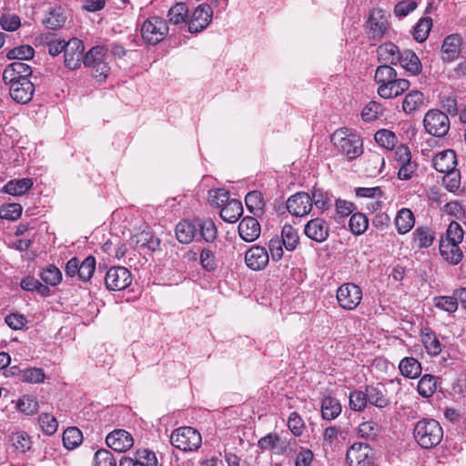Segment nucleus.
I'll return each mask as SVG.
<instances>
[{"label": "nucleus", "mask_w": 466, "mask_h": 466, "mask_svg": "<svg viewBox=\"0 0 466 466\" xmlns=\"http://www.w3.org/2000/svg\"><path fill=\"white\" fill-rule=\"evenodd\" d=\"M334 147L344 155L348 160L356 159L363 153V142L360 137L352 130L339 128L331 135Z\"/></svg>", "instance_id": "1"}, {"label": "nucleus", "mask_w": 466, "mask_h": 466, "mask_svg": "<svg viewBox=\"0 0 466 466\" xmlns=\"http://www.w3.org/2000/svg\"><path fill=\"white\" fill-rule=\"evenodd\" d=\"M415 441L422 449L436 447L443 438V430L434 419H422L416 422L413 429Z\"/></svg>", "instance_id": "2"}, {"label": "nucleus", "mask_w": 466, "mask_h": 466, "mask_svg": "<svg viewBox=\"0 0 466 466\" xmlns=\"http://www.w3.org/2000/svg\"><path fill=\"white\" fill-rule=\"evenodd\" d=\"M108 48L105 46H93L83 59L84 66L91 71L97 81H105L110 73Z\"/></svg>", "instance_id": "3"}, {"label": "nucleus", "mask_w": 466, "mask_h": 466, "mask_svg": "<svg viewBox=\"0 0 466 466\" xmlns=\"http://www.w3.org/2000/svg\"><path fill=\"white\" fill-rule=\"evenodd\" d=\"M169 27L167 22L157 15L147 18L140 29L142 39L148 45L156 46L168 35Z\"/></svg>", "instance_id": "4"}, {"label": "nucleus", "mask_w": 466, "mask_h": 466, "mask_svg": "<svg viewBox=\"0 0 466 466\" xmlns=\"http://www.w3.org/2000/svg\"><path fill=\"white\" fill-rule=\"evenodd\" d=\"M170 442L174 447L183 451H194L201 446L202 438L196 429L186 426L173 431Z\"/></svg>", "instance_id": "5"}, {"label": "nucleus", "mask_w": 466, "mask_h": 466, "mask_svg": "<svg viewBox=\"0 0 466 466\" xmlns=\"http://www.w3.org/2000/svg\"><path fill=\"white\" fill-rule=\"evenodd\" d=\"M423 126L428 134L444 137L451 128V122L448 115L441 110L430 109L424 116Z\"/></svg>", "instance_id": "6"}, {"label": "nucleus", "mask_w": 466, "mask_h": 466, "mask_svg": "<svg viewBox=\"0 0 466 466\" xmlns=\"http://www.w3.org/2000/svg\"><path fill=\"white\" fill-rule=\"evenodd\" d=\"M362 299L361 289L354 283H344L337 289V300L343 309L353 310Z\"/></svg>", "instance_id": "7"}, {"label": "nucleus", "mask_w": 466, "mask_h": 466, "mask_svg": "<svg viewBox=\"0 0 466 466\" xmlns=\"http://www.w3.org/2000/svg\"><path fill=\"white\" fill-rule=\"evenodd\" d=\"M132 283V275L125 267H112L105 277V284L107 289L113 291L123 290Z\"/></svg>", "instance_id": "8"}, {"label": "nucleus", "mask_w": 466, "mask_h": 466, "mask_svg": "<svg viewBox=\"0 0 466 466\" xmlns=\"http://www.w3.org/2000/svg\"><path fill=\"white\" fill-rule=\"evenodd\" d=\"M347 461L350 466H371L374 451L368 444L354 443L347 451Z\"/></svg>", "instance_id": "9"}, {"label": "nucleus", "mask_w": 466, "mask_h": 466, "mask_svg": "<svg viewBox=\"0 0 466 466\" xmlns=\"http://www.w3.org/2000/svg\"><path fill=\"white\" fill-rule=\"evenodd\" d=\"M84 51V43L80 39L71 38L67 41V46L64 52L65 66L70 70L79 68L85 57Z\"/></svg>", "instance_id": "10"}, {"label": "nucleus", "mask_w": 466, "mask_h": 466, "mask_svg": "<svg viewBox=\"0 0 466 466\" xmlns=\"http://www.w3.org/2000/svg\"><path fill=\"white\" fill-rule=\"evenodd\" d=\"M9 86V94L12 99L20 104H26L31 101L35 93V86L29 78L12 83H5Z\"/></svg>", "instance_id": "11"}, {"label": "nucleus", "mask_w": 466, "mask_h": 466, "mask_svg": "<svg viewBox=\"0 0 466 466\" xmlns=\"http://www.w3.org/2000/svg\"><path fill=\"white\" fill-rule=\"evenodd\" d=\"M213 11L210 5H199L188 20V31L196 34L203 31L211 22Z\"/></svg>", "instance_id": "12"}, {"label": "nucleus", "mask_w": 466, "mask_h": 466, "mask_svg": "<svg viewBox=\"0 0 466 466\" xmlns=\"http://www.w3.org/2000/svg\"><path fill=\"white\" fill-rule=\"evenodd\" d=\"M389 27L387 15L381 9L371 11L367 22L368 34L373 39H380L385 35Z\"/></svg>", "instance_id": "13"}, {"label": "nucleus", "mask_w": 466, "mask_h": 466, "mask_svg": "<svg viewBox=\"0 0 466 466\" xmlns=\"http://www.w3.org/2000/svg\"><path fill=\"white\" fill-rule=\"evenodd\" d=\"M311 208L312 199L306 192H299L287 200V209L295 217H304L310 212Z\"/></svg>", "instance_id": "14"}, {"label": "nucleus", "mask_w": 466, "mask_h": 466, "mask_svg": "<svg viewBox=\"0 0 466 466\" xmlns=\"http://www.w3.org/2000/svg\"><path fill=\"white\" fill-rule=\"evenodd\" d=\"M269 261V255L266 248L254 245L245 254V263L252 270L264 269Z\"/></svg>", "instance_id": "15"}, {"label": "nucleus", "mask_w": 466, "mask_h": 466, "mask_svg": "<svg viewBox=\"0 0 466 466\" xmlns=\"http://www.w3.org/2000/svg\"><path fill=\"white\" fill-rule=\"evenodd\" d=\"M106 442L109 448L119 453L126 452L134 445L133 436L125 430H115L110 432Z\"/></svg>", "instance_id": "16"}, {"label": "nucleus", "mask_w": 466, "mask_h": 466, "mask_svg": "<svg viewBox=\"0 0 466 466\" xmlns=\"http://www.w3.org/2000/svg\"><path fill=\"white\" fill-rule=\"evenodd\" d=\"M304 232L309 238L322 243L329 236V228L324 219L316 218L305 225Z\"/></svg>", "instance_id": "17"}, {"label": "nucleus", "mask_w": 466, "mask_h": 466, "mask_svg": "<svg viewBox=\"0 0 466 466\" xmlns=\"http://www.w3.org/2000/svg\"><path fill=\"white\" fill-rule=\"evenodd\" d=\"M33 71L29 65L21 61H14L9 64L3 72L4 83H12L21 80L22 78H28Z\"/></svg>", "instance_id": "18"}, {"label": "nucleus", "mask_w": 466, "mask_h": 466, "mask_svg": "<svg viewBox=\"0 0 466 466\" xmlns=\"http://www.w3.org/2000/svg\"><path fill=\"white\" fill-rule=\"evenodd\" d=\"M410 86L409 80L395 76L394 79L390 80L389 84L379 86L377 92L380 97L389 99L400 96L409 89Z\"/></svg>", "instance_id": "19"}, {"label": "nucleus", "mask_w": 466, "mask_h": 466, "mask_svg": "<svg viewBox=\"0 0 466 466\" xmlns=\"http://www.w3.org/2000/svg\"><path fill=\"white\" fill-rule=\"evenodd\" d=\"M239 237L246 242H253L261 233V227L257 218L253 217H245L238 224Z\"/></svg>", "instance_id": "20"}, {"label": "nucleus", "mask_w": 466, "mask_h": 466, "mask_svg": "<svg viewBox=\"0 0 466 466\" xmlns=\"http://www.w3.org/2000/svg\"><path fill=\"white\" fill-rule=\"evenodd\" d=\"M462 39L460 35L453 34L446 36L441 46L443 61L451 62L459 57Z\"/></svg>", "instance_id": "21"}, {"label": "nucleus", "mask_w": 466, "mask_h": 466, "mask_svg": "<svg viewBox=\"0 0 466 466\" xmlns=\"http://www.w3.org/2000/svg\"><path fill=\"white\" fill-rule=\"evenodd\" d=\"M432 166L436 171L445 173L456 168V153L452 149H446L439 152L432 158Z\"/></svg>", "instance_id": "22"}, {"label": "nucleus", "mask_w": 466, "mask_h": 466, "mask_svg": "<svg viewBox=\"0 0 466 466\" xmlns=\"http://www.w3.org/2000/svg\"><path fill=\"white\" fill-rule=\"evenodd\" d=\"M400 51L393 43H385L377 48L378 60L383 65L395 66L400 61Z\"/></svg>", "instance_id": "23"}, {"label": "nucleus", "mask_w": 466, "mask_h": 466, "mask_svg": "<svg viewBox=\"0 0 466 466\" xmlns=\"http://www.w3.org/2000/svg\"><path fill=\"white\" fill-rule=\"evenodd\" d=\"M176 237L180 243L188 244L198 238V224L196 221L183 220L176 227Z\"/></svg>", "instance_id": "24"}, {"label": "nucleus", "mask_w": 466, "mask_h": 466, "mask_svg": "<svg viewBox=\"0 0 466 466\" xmlns=\"http://www.w3.org/2000/svg\"><path fill=\"white\" fill-rule=\"evenodd\" d=\"M366 395L368 402L377 408L383 409L390 403V400L386 395V390L381 385L367 386Z\"/></svg>", "instance_id": "25"}, {"label": "nucleus", "mask_w": 466, "mask_h": 466, "mask_svg": "<svg viewBox=\"0 0 466 466\" xmlns=\"http://www.w3.org/2000/svg\"><path fill=\"white\" fill-rule=\"evenodd\" d=\"M398 64L410 75L416 76L420 73L422 65L418 56L411 50H403L400 55V61Z\"/></svg>", "instance_id": "26"}, {"label": "nucleus", "mask_w": 466, "mask_h": 466, "mask_svg": "<svg viewBox=\"0 0 466 466\" xmlns=\"http://www.w3.org/2000/svg\"><path fill=\"white\" fill-rule=\"evenodd\" d=\"M341 411V404L335 397L326 396L321 400V417L323 420H335L340 415Z\"/></svg>", "instance_id": "27"}, {"label": "nucleus", "mask_w": 466, "mask_h": 466, "mask_svg": "<svg viewBox=\"0 0 466 466\" xmlns=\"http://www.w3.org/2000/svg\"><path fill=\"white\" fill-rule=\"evenodd\" d=\"M439 249L442 258L451 264H458L463 256L459 244L446 242L444 238H441Z\"/></svg>", "instance_id": "28"}, {"label": "nucleus", "mask_w": 466, "mask_h": 466, "mask_svg": "<svg viewBox=\"0 0 466 466\" xmlns=\"http://www.w3.org/2000/svg\"><path fill=\"white\" fill-rule=\"evenodd\" d=\"M258 448L262 451H271L273 453L280 455L286 450V444L275 433H268L262 437L258 442Z\"/></svg>", "instance_id": "29"}, {"label": "nucleus", "mask_w": 466, "mask_h": 466, "mask_svg": "<svg viewBox=\"0 0 466 466\" xmlns=\"http://www.w3.org/2000/svg\"><path fill=\"white\" fill-rule=\"evenodd\" d=\"M424 106V95L420 91L412 90L403 98L402 109L408 115L415 114Z\"/></svg>", "instance_id": "30"}, {"label": "nucleus", "mask_w": 466, "mask_h": 466, "mask_svg": "<svg viewBox=\"0 0 466 466\" xmlns=\"http://www.w3.org/2000/svg\"><path fill=\"white\" fill-rule=\"evenodd\" d=\"M243 213V207L239 200L230 199L220 210L221 218L228 223H235Z\"/></svg>", "instance_id": "31"}, {"label": "nucleus", "mask_w": 466, "mask_h": 466, "mask_svg": "<svg viewBox=\"0 0 466 466\" xmlns=\"http://www.w3.org/2000/svg\"><path fill=\"white\" fill-rule=\"evenodd\" d=\"M394 222L398 233L403 235L414 227L415 217L410 209L403 208L398 211Z\"/></svg>", "instance_id": "32"}, {"label": "nucleus", "mask_w": 466, "mask_h": 466, "mask_svg": "<svg viewBox=\"0 0 466 466\" xmlns=\"http://www.w3.org/2000/svg\"><path fill=\"white\" fill-rule=\"evenodd\" d=\"M399 369L401 375L408 379H416L421 373L420 363L412 357L402 359L399 364Z\"/></svg>", "instance_id": "33"}, {"label": "nucleus", "mask_w": 466, "mask_h": 466, "mask_svg": "<svg viewBox=\"0 0 466 466\" xmlns=\"http://www.w3.org/2000/svg\"><path fill=\"white\" fill-rule=\"evenodd\" d=\"M438 378L431 374H424L419 380L417 390L423 398L431 397L437 390Z\"/></svg>", "instance_id": "34"}, {"label": "nucleus", "mask_w": 466, "mask_h": 466, "mask_svg": "<svg viewBox=\"0 0 466 466\" xmlns=\"http://www.w3.org/2000/svg\"><path fill=\"white\" fill-rule=\"evenodd\" d=\"M245 203L248 209L255 216H260L264 213L265 203L259 191L248 192L245 197Z\"/></svg>", "instance_id": "35"}, {"label": "nucleus", "mask_w": 466, "mask_h": 466, "mask_svg": "<svg viewBox=\"0 0 466 466\" xmlns=\"http://www.w3.org/2000/svg\"><path fill=\"white\" fill-rule=\"evenodd\" d=\"M188 8L184 3H177L167 12V19L171 25H179L187 22Z\"/></svg>", "instance_id": "36"}, {"label": "nucleus", "mask_w": 466, "mask_h": 466, "mask_svg": "<svg viewBox=\"0 0 466 466\" xmlns=\"http://www.w3.org/2000/svg\"><path fill=\"white\" fill-rule=\"evenodd\" d=\"M198 238H203L207 242H212L217 238V228L210 219L197 220Z\"/></svg>", "instance_id": "37"}, {"label": "nucleus", "mask_w": 466, "mask_h": 466, "mask_svg": "<svg viewBox=\"0 0 466 466\" xmlns=\"http://www.w3.org/2000/svg\"><path fill=\"white\" fill-rule=\"evenodd\" d=\"M279 238L285 248L289 251H292L297 248L299 239L297 230L288 224L283 226Z\"/></svg>", "instance_id": "38"}, {"label": "nucleus", "mask_w": 466, "mask_h": 466, "mask_svg": "<svg viewBox=\"0 0 466 466\" xmlns=\"http://www.w3.org/2000/svg\"><path fill=\"white\" fill-rule=\"evenodd\" d=\"M412 236L418 246L424 248L431 246L435 239L434 232L428 227L416 228Z\"/></svg>", "instance_id": "39"}, {"label": "nucleus", "mask_w": 466, "mask_h": 466, "mask_svg": "<svg viewBox=\"0 0 466 466\" xmlns=\"http://www.w3.org/2000/svg\"><path fill=\"white\" fill-rule=\"evenodd\" d=\"M33 186L30 178H23L19 180H11L5 186V193L12 196H20L25 194Z\"/></svg>", "instance_id": "40"}, {"label": "nucleus", "mask_w": 466, "mask_h": 466, "mask_svg": "<svg viewBox=\"0 0 466 466\" xmlns=\"http://www.w3.org/2000/svg\"><path fill=\"white\" fill-rule=\"evenodd\" d=\"M34 56L35 50L28 45L16 46L6 53V57L8 59L21 62L32 59Z\"/></svg>", "instance_id": "41"}, {"label": "nucleus", "mask_w": 466, "mask_h": 466, "mask_svg": "<svg viewBox=\"0 0 466 466\" xmlns=\"http://www.w3.org/2000/svg\"><path fill=\"white\" fill-rule=\"evenodd\" d=\"M375 141L386 149H393L398 143L396 135L388 129H380L374 135Z\"/></svg>", "instance_id": "42"}, {"label": "nucleus", "mask_w": 466, "mask_h": 466, "mask_svg": "<svg viewBox=\"0 0 466 466\" xmlns=\"http://www.w3.org/2000/svg\"><path fill=\"white\" fill-rule=\"evenodd\" d=\"M82 440V432L76 427H69L63 433V442L68 450L75 449L80 445Z\"/></svg>", "instance_id": "43"}, {"label": "nucleus", "mask_w": 466, "mask_h": 466, "mask_svg": "<svg viewBox=\"0 0 466 466\" xmlns=\"http://www.w3.org/2000/svg\"><path fill=\"white\" fill-rule=\"evenodd\" d=\"M397 76L396 70L390 65H381L375 71L374 80L379 86L389 84L390 80Z\"/></svg>", "instance_id": "44"}, {"label": "nucleus", "mask_w": 466, "mask_h": 466, "mask_svg": "<svg viewBox=\"0 0 466 466\" xmlns=\"http://www.w3.org/2000/svg\"><path fill=\"white\" fill-rule=\"evenodd\" d=\"M369 226V220L367 217L360 212L354 213L349 221V227L351 232L355 235L363 234Z\"/></svg>", "instance_id": "45"}, {"label": "nucleus", "mask_w": 466, "mask_h": 466, "mask_svg": "<svg viewBox=\"0 0 466 466\" xmlns=\"http://www.w3.org/2000/svg\"><path fill=\"white\" fill-rule=\"evenodd\" d=\"M10 441L17 451L22 453L29 451L32 441L29 435L25 431H17L11 435Z\"/></svg>", "instance_id": "46"}, {"label": "nucleus", "mask_w": 466, "mask_h": 466, "mask_svg": "<svg viewBox=\"0 0 466 466\" xmlns=\"http://www.w3.org/2000/svg\"><path fill=\"white\" fill-rule=\"evenodd\" d=\"M44 22L48 28L57 29L66 23V16L60 7L53 8L47 13Z\"/></svg>", "instance_id": "47"}, {"label": "nucleus", "mask_w": 466, "mask_h": 466, "mask_svg": "<svg viewBox=\"0 0 466 466\" xmlns=\"http://www.w3.org/2000/svg\"><path fill=\"white\" fill-rule=\"evenodd\" d=\"M421 341L429 354L437 356L441 352V342L433 332L423 333Z\"/></svg>", "instance_id": "48"}, {"label": "nucleus", "mask_w": 466, "mask_h": 466, "mask_svg": "<svg viewBox=\"0 0 466 466\" xmlns=\"http://www.w3.org/2000/svg\"><path fill=\"white\" fill-rule=\"evenodd\" d=\"M136 242L140 247L148 248L151 251H156L160 248V239L155 238L150 232L143 231L136 236Z\"/></svg>", "instance_id": "49"}, {"label": "nucleus", "mask_w": 466, "mask_h": 466, "mask_svg": "<svg viewBox=\"0 0 466 466\" xmlns=\"http://www.w3.org/2000/svg\"><path fill=\"white\" fill-rule=\"evenodd\" d=\"M350 407L354 411H362L368 404L366 390H355L350 393Z\"/></svg>", "instance_id": "50"}, {"label": "nucleus", "mask_w": 466, "mask_h": 466, "mask_svg": "<svg viewBox=\"0 0 466 466\" xmlns=\"http://www.w3.org/2000/svg\"><path fill=\"white\" fill-rule=\"evenodd\" d=\"M431 19L428 17H424L420 19L418 24L415 25L413 29V37L417 42L422 43L424 42L431 31Z\"/></svg>", "instance_id": "51"}, {"label": "nucleus", "mask_w": 466, "mask_h": 466, "mask_svg": "<svg viewBox=\"0 0 466 466\" xmlns=\"http://www.w3.org/2000/svg\"><path fill=\"white\" fill-rule=\"evenodd\" d=\"M442 178L444 187L450 192H455L461 186V172L454 168L451 171L445 172Z\"/></svg>", "instance_id": "52"}, {"label": "nucleus", "mask_w": 466, "mask_h": 466, "mask_svg": "<svg viewBox=\"0 0 466 466\" xmlns=\"http://www.w3.org/2000/svg\"><path fill=\"white\" fill-rule=\"evenodd\" d=\"M81 268H79V273L77 279L83 281H88L96 269V259L92 256H88L80 263Z\"/></svg>", "instance_id": "53"}, {"label": "nucleus", "mask_w": 466, "mask_h": 466, "mask_svg": "<svg viewBox=\"0 0 466 466\" xmlns=\"http://www.w3.org/2000/svg\"><path fill=\"white\" fill-rule=\"evenodd\" d=\"M42 280L50 286H56L62 280V273L58 268L50 265L41 273Z\"/></svg>", "instance_id": "54"}, {"label": "nucleus", "mask_w": 466, "mask_h": 466, "mask_svg": "<svg viewBox=\"0 0 466 466\" xmlns=\"http://www.w3.org/2000/svg\"><path fill=\"white\" fill-rule=\"evenodd\" d=\"M38 422L41 430L46 435H52L57 431L58 422L51 414L42 413L38 418Z\"/></svg>", "instance_id": "55"}, {"label": "nucleus", "mask_w": 466, "mask_h": 466, "mask_svg": "<svg viewBox=\"0 0 466 466\" xmlns=\"http://www.w3.org/2000/svg\"><path fill=\"white\" fill-rule=\"evenodd\" d=\"M45 373L42 369H25L20 372V380L27 383H40L45 380Z\"/></svg>", "instance_id": "56"}, {"label": "nucleus", "mask_w": 466, "mask_h": 466, "mask_svg": "<svg viewBox=\"0 0 466 466\" xmlns=\"http://www.w3.org/2000/svg\"><path fill=\"white\" fill-rule=\"evenodd\" d=\"M358 432L363 439L374 440L380 432V427L375 421L368 420L359 425Z\"/></svg>", "instance_id": "57"}, {"label": "nucleus", "mask_w": 466, "mask_h": 466, "mask_svg": "<svg viewBox=\"0 0 466 466\" xmlns=\"http://www.w3.org/2000/svg\"><path fill=\"white\" fill-rule=\"evenodd\" d=\"M312 204L322 210L328 209L331 207V199L328 193L323 191L321 188L314 187L312 190Z\"/></svg>", "instance_id": "58"}, {"label": "nucleus", "mask_w": 466, "mask_h": 466, "mask_svg": "<svg viewBox=\"0 0 466 466\" xmlns=\"http://www.w3.org/2000/svg\"><path fill=\"white\" fill-rule=\"evenodd\" d=\"M463 239V230L456 221H451L446 230V242L460 244Z\"/></svg>", "instance_id": "59"}, {"label": "nucleus", "mask_w": 466, "mask_h": 466, "mask_svg": "<svg viewBox=\"0 0 466 466\" xmlns=\"http://www.w3.org/2000/svg\"><path fill=\"white\" fill-rule=\"evenodd\" d=\"M94 466H116V461L108 450H98L94 455Z\"/></svg>", "instance_id": "60"}, {"label": "nucleus", "mask_w": 466, "mask_h": 466, "mask_svg": "<svg viewBox=\"0 0 466 466\" xmlns=\"http://www.w3.org/2000/svg\"><path fill=\"white\" fill-rule=\"evenodd\" d=\"M22 207L20 204L12 203L0 208V218L7 220H15L22 215Z\"/></svg>", "instance_id": "61"}, {"label": "nucleus", "mask_w": 466, "mask_h": 466, "mask_svg": "<svg viewBox=\"0 0 466 466\" xmlns=\"http://www.w3.org/2000/svg\"><path fill=\"white\" fill-rule=\"evenodd\" d=\"M135 457L141 466H157V459L155 452L148 449H139L136 451Z\"/></svg>", "instance_id": "62"}, {"label": "nucleus", "mask_w": 466, "mask_h": 466, "mask_svg": "<svg viewBox=\"0 0 466 466\" xmlns=\"http://www.w3.org/2000/svg\"><path fill=\"white\" fill-rule=\"evenodd\" d=\"M400 168L398 171V177L400 180H409L413 177V176L416 174L418 169V164L416 161H413L412 159L400 164Z\"/></svg>", "instance_id": "63"}, {"label": "nucleus", "mask_w": 466, "mask_h": 466, "mask_svg": "<svg viewBox=\"0 0 466 466\" xmlns=\"http://www.w3.org/2000/svg\"><path fill=\"white\" fill-rule=\"evenodd\" d=\"M435 306L442 310L452 313L458 309L456 298L452 296H442L435 299Z\"/></svg>", "instance_id": "64"}]
</instances>
